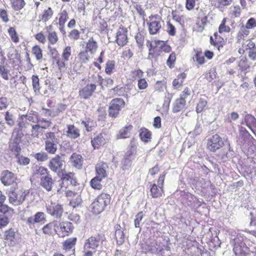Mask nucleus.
I'll return each mask as SVG.
<instances>
[{
	"mask_svg": "<svg viewBox=\"0 0 256 256\" xmlns=\"http://www.w3.org/2000/svg\"><path fill=\"white\" fill-rule=\"evenodd\" d=\"M76 238H73L66 240L64 244V248L66 250L72 249L76 244Z\"/></svg>",
	"mask_w": 256,
	"mask_h": 256,
	"instance_id": "37998d69",
	"label": "nucleus"
},
{
	"mask_svg": "<svg viewBox=\"0 0 256 256\" xmlns=\"http://www.w3.org/2000/svg\"><path fill=\"white\" fill-rule=\"evenodd\" d=\"M228 152H229V150L226 146L221 149L218 153L216 154L217 160L220 162H226L230 158Z\"/></svg>",
	"mask_w": 256,
	"mask_h": 256,
	"instance_id": "5701e85b",
	"label": "nucleus"
},
{
	"mask_svg": "<svg viewBox=\"0 0 256 256\" xmlns=\"http://www.w3.org/2000/svg\"><path fill=\"white\" fill-rule=\"evenodd\" d=\"M110 194L105 193L100 194L90 206L92 212L95 214H100L110 204Z\"/></svg>",
	"mask_w": 256,
	"mask_h": 256,
	"instance_id": "f03ea898",
	"label": "nucleus"
},
{
	"mask_svg": "<svg viewBox=\"0 0 256 256\" xmlns=\"http://www.w3.org/2000/svg\"><path fill=\"white\" fill-rule=\"evenodd\" d=\"M32 53L36 56L37 60H40L42 58V50L38 46H35L32 48Z\"/></svg>",
	"mask_w": 256,
	"mask_h": 256,
	"instance_id": "a19ab883",
	"label": "nucleus"
},
{
	"mask_svg": "<svg viewBox=\"0 0 256 256\" xmlns=\"http://www.w3.org/2000/svg\"><path fill=\"white\" fill-rule=\"evenodd\" d=\"M4 120L6 124L12 127L14 126L15 120L12 113L8 111L6 112L4 114Z\"/></svg>",
	"mask_w": 256,
	"mask_h": 256,
	"instance_id": "58836bf2",
	"label": "nucleus"
},
{
	"mask_svg": "<svg viewBox=\"0 0 256 256\" xmlns=\"http://www.w3.org/2000/svg\"><path fill=\"white\" fill-rule=\"evenodd\" d=\"M64 156L56 155L52 158L48 164L50 170L55 172H59L62 170L64 162Z\"/></svg>",
	"mask_w": 256,
	"mask_h": 256,
	"instance_id": "6e6552de",
	"label": "nucleus"
},
{
	"mask_svg": "<svg viewBox=\"0 0 256 256\" xmlns=\"http://www.w3.org/2000/svg\"><path fill=\"white\" fill-rule=\"evenodd\" d=\"M78 58H80L82 63H86L89 60L88 52H87V50L81 52L78 54Z\"/></svg>",
	"mask_w": 256,
	"mask_h": 256,
	"instance_id": "8fccbe9b",
	"label": "nucleus"
},
{
	"mask_svg": "<svg viewBox=\"0 0 256 256\" xmlns=\"http://www.w3.org/2000/svg\"><path fill=\"white\" fill-rule=\"evenodd\" d=\"M244 122L248 128L254 134L252 128H256V118L255 117L250 114H246L244 117Z\"/></svg>",
	"mask_w": 256,
	"mask_h": 256,
	"instance_id": "aec40b11",
	"label": "nucleus"
},
{
	"mask_svg": "<svg viewBox=\"0 0 256 256\" xmlns=\"http://www.w3.org/2000/svg\"><path fill=\"white\" fill-rule=\"evenodd\" d=\"M54 222H50L48 224L45 225L42 228V232L44 234L52 235L54 234V232H56V230L54 228L55 227Z\"/></svg>",
	"mask_w": 256,
	"mask_h": 256,
	"instance_id": "2f4dec72",
	"label": "nucleus"
},
{
	"mask_svg": "<svg viewBox=\"0 0 256 256\" xmlns=\"http://www.w3.org/2000/svg\"><path fill=\"white\" fill-rule=\"evenodd\" d=\"M250 226H256V210H254L250 212Z\"/></svg>",
	"mask_w": 256,
	"mask_h": 256,
	"instance_id": "338daca9",
	"label": "nucleus"
},
{
	"mask_svg": "<svg viewBox=\"0 0 256 256\" xmlns=\"http://www.w3.org/2000/svg\"><path fill=\"white\" fill-rule=\"evenodd\" d=\"M0 180L4 186H10L16 183V178L13 172L6 170L2 172Z\"/></svg>",
	"mask_w": 256,
	"mask_h": 256,
	"instance_id": "ddd939ff",
	"label": "nucleus"
},
{
	"mask_svg": "<svg viewBox=\"0 0 256 256\" xmlns=\"http://www.w3.org/2000/svg\"><path fill=\"white\" fill-rule=\"evenodd\" d=\"M9 148L12 152L15 153V156H16V154H19L21 151V148L20 144H12L10 142L9 144Z\"/></svg>",
	"mask_w": 256,
	"mask_h": 256,
	"instance_id": "bf43d9fd",
	"label": "nucleus"
},
{
	"mask_svg": "<svg viewBox=\"0 0 256 256\" xmlns=\"http://www.w3.org/2000/svg\"><path fill=\"white\" fill-rule=\"evenodd\" d=\"M206 146L212 152H216L223 146L228 147L229 152H233L228 137L225 136L222 138L218 134H215L208 139Z\"/></svg>",
	"mask_w": 256,
	"mask_h": 256,
	"instance_id": "f257e3e1",
	"label": "nucleus"
},
{
	"mask_svg": "<svg viewBox=\"0 0 256 256\" xmlns=\"http://www.w3.org/2000/svg\"><path fill=\"white\" fill-rule=\"evenodd\" d=\"M24 136V134L22 132L15 128L12 134L10 139V142L14 144H20L22 141V138Z\"/></svg>",
	"mask_w": 256,
	"mask_h": 256,
	"instance_id": "393cba45",
	"label": "nucleus"
},
{
	"mask_svg": "<svg viewBox=\"0 0 256 256\" xmlns=\"http://www.w3.org/2000/svg\"><path fill=\"white\" fill-rule=\"evenodd\" d=\"M144 214L142 212H138L134 220V226L136 228L140 227V222L142 220Z\"/></svg>",
	"mask_w": 256,
	"mask_h": 256,
	"instance_id": "680f3d73",
	"label": "nucleus"
},
{
	"mask_svg": "<svg viewBox=\"0 0 256 256\" xmlns=\"http://www.w3.org/2000/svg\"><path fill=\"white\" fill-rule=\"evenodd\" d=\"M8 72L9 70L6 68L5 65L0 64V74L4 79L6 80H8Z\"/></svg>",
	"mask_w": 256,
	"mask_h": 256,
	"instance_id": "052dcab7",
	"label": "nucleus"
},
{
	"mask_svg": "<svg viewBox=\"0 0 256 256\" xmlns=\"http://www.w3.org/2000/svg\"><path fill=\"white\" fill-rule=\"evenodd\" d=\"M35 158L38 161L44 162L48 159V157L46 152H42L36 154L35 155Z\"/></svg>",
	"mask_w": 256,
	"mask_h": 256,
	"instance_id": "6e6d98bb",
	"label": "nucleus"
},
{
	"mask_svg": "<svg viewBox=\"0 0 256 256\" xmlns=\"http://www.w3.org/2000/svg\"><path fill=\"white\" fill-rule=\"evenodd\" d=\"M135 39L137 44L140 46H142L143 45L144 36L141 33L138 32L135 36Z\"/></svg>",
	"mask_w": 256,
	"mask_h": 256,
	"instance_id": "774afa93",
	"label": "nucleus"
},
{
	"mask_svg": "<svg viewBox=\"0 0 256 256\" xmlns=\"http://www.w3.org/2000/svg\"><path fill=\"white\" fill-rule=\"evenodd\" d=\"M39 81V78L38 76H32V84L34 90L36 94H42L40 92Z\"/></svg>",
	"mask_w": 256,
	"mask_h": 256,
	"instance_id": "72a5a7b5",
	"label": "nucleus"
},
{
	"mask_svg": "<svg viewBox=\"0 0 256 256\" xmlns=\"http://www.w3.org/2000/svg\"><path fill=\"white\" fill-rule=\"evenodd\" d=\"M53 11L51 8H48L47 10H44L42 15V20L44 22L48 21L52 16Z\"/></svg>",
	"mask_w": 256,
	"mask_h": 256,
	"instance_id": "79ce46f5",
	"label": "nucleus"
},
{
	"mask_svg": "<svg viewBox=\"0 0 256 256\" xmlns=\"http://www.w3.org/2000/svg\"><path fill=\"white\" fill-rule=\"evenodd\" d=\"M132 128V126L129 125L125 126L119 130L116 135L118 139L126 138H129L130 136V132Z\"/></svg>",
	"mask_w": 256,
	"mask_h": 256,
	"instance_id": "4be33fe9",
	"label": "nucleus"
},
{
	"mask_svg": "<svg viewBox=\"0 0 256 256\" xmlns=\"http://www.w3.org/2000/svg\"><path fill=\"white\" fill-rule=\"evenodd\" d=\"M233 250L236 256H247L246 254L242 250L240 246H235Z\"/></svg>",
	"mask_w": 256,
	"mask_h": 256,
	"instance_id": "e2e57ef3",
	"label": "nucleus"
},
{
	"mask_svg": "<svg viewBox=\"0 0 256 256\" xmlns=\"http://www.w3.org/2000/svg\"><path fill=\"white\" fill-rule=\"evenodd\" d=\"M103 240L104 236L100 234L90 236L84 242V251L88 250V249L96 250Z\"/></svg>",
	"mask_w": 256,
	"mask_h": 256,
	"instance_id": "423d86ee",
	"label": "nucleus"
},
{
	"mask_svg": "<svg viewBox=\"0 0 256 256\" xmlns=\"http://www.w3.org/2000/svg\"><path fill=\"white\" fill-rule=\"evenodd\" d=\"M66 132V136L72 139H76L80 136V130L74 125L68 126V130Z\"/></svg>",
	"mask_w": 256,
	"mask_h": 256,
	"instance_id": "412c9836",
	"label": "nucleus"
},
{
	"mask_svg": "<svg viewBox=\"0 0 256 256\" xmlns=\"http://www.w3.org/2000/svg\"><path fill=\"white\" fill-rule=\"evenodd\" d=\"M151 22L148 23V31L150 34L154 35L159 32L161 27V22L160 21L154 20H152L154 18L156 19V16H151L149 17Z\"/></svg>",
	"mask_w": 256,
	"mask_h": 256,
	"instance_id": "4468645a",
	"label": "nucleus"
},
{
	"mask_svg": "<svg viewBox=\"0 0 256 256\" xmlns=\"http://www.w3.org/2000/svg\"><path fill=\"white\" fill-rule=\"evenodd\" d=\"M74 176V174L72 172L64 173L62 172V180L64 182L70 181Z\"/></svg>",
	"mask_w": 256,
	"mask_h": 256,
	"instance_id": "69168bd1",
	"label": "nucleus"
},
{
	"mask_svg": "<svg viewBox=\"0 0 256 256\" xmlns=\"http://www.w3.org/2000/svg\"><path fill=\"white\" fill-rule=\"evenodd\" d=\"M32 130H31V136L34 138H38L39 134H40V128L46 129V126H40V125L36 124L34 125H32Z\"/></svg>",
	"mask_w": 256,
	"mask_h": 256,
	"instance_id": "e433bc0d",
	"label": "nucleus"
},
{
	"mask_svg": "<svg viewBox=\"0 0 256 256\" xmlns=\"http://www.w3.org/2000/svg\"><path fill=\"white\" fill-rule=\"evenodd\" d=\"M102 179V178H98L97 176L94 178L90 182L92 187L94 189L100 190L102 186L100 184Z\"/></svg>",
	"mask_w": 256,
	"mask_h": 256,
	"instance_id": "c9c22d12",
	"label": "nucleus"
},
{
	"mask_svg": "<svg viewBox=\"0 0 256 256\" xmlns=\"http://www.w3.org/2000/svg\"><path fill=\"white\" fill-rule=\"evenodd\" d=\"M12 7L15 10L22 9L26 4L24 0H11Z\"/></svg>",
	"mask_w": 256,
	"mask_h": 256,
	"instance_id": "ea45409f",
	"label": "nucleus"
},
{
	"mask_svg": "<svg viewBox=\"0 0 256 256\" xmlns=\"http://www.w3.org/2000/svg\"><path fill=\"white\" fill-rule=\"evenodd\" d=\"M150 194L153 198H157L162 196V188H159L158 185L153 184L150 185Z\"/></svg>",
	"mask_w": 256,
	"mask_h": 256,
	"instance_id": "c85d7f7f",
	"label": "nucleus"
},
{
	"mask_svg": "<svg viewBox=\"0 0 256 256\" xmlns=\"http://www.w3.org/2000/svg\"><path fill=\"white\" fill-rule=\"evenodd\" d=\"M125 102L121 98L112 99L110 103L108 108L109 116L112 118H116L118 116L120 112L124 108Z\"/></svg>",
	"mask_w": 256,
	"mask_h": 256,
	"instance_id": "20e7f679",
	"label": "nucleus"
},
{
	"mask_svg": "<svg viewBox=\"0 0 256 256\" xmlns=\"http://www.w3.org/2000/svg\"><path fill=\"white\" fill-rule=\"evenodd\" d=\"M248 34L249 30L243 27L238 34V42L240 44H243L245 38L248 36Z\"/></svg>",
	"mask_w": 256,
	"mask_h": 256,
	"instance_id": "7c9ffc66",
	"label": "nucleus"
},
{
	"mask_svg": "<svg viewBox=\"0 0 256 256\" xmlns=\"http://www.w3.org/2000/svg\"><path fill=\"white\" fill-rule=\"evenodd\" d=\"M48 39L50 44H55L58 40V38L56 32H49Z\"/></svg>",
	"mask_w": 256,
	"mask_h": 256,
	"instance_id": "5fc2aeb1",
	"label": "nucleus"
},
{
	"mask_svg": "<svg viewBox=\"0 0 256 256\" xmlns=\"http://www.w3.org/2000/svg\"><path fill=\"white\" fill-rule=\"evenodd\" d=\"M82 200L80 196H77L75 198H73L70 202V206L73 209H76L82 207Z\"/></svg>",
	"mask_w": 256,
	"mask_h": 256,
	"instance_id": "4c0bfd02",
	"label": "nucleus"
},
{
	"mask_svg": "<svg viewBox=\"0 0 256 256\" xmlns=\"http://www.w3.org/2000/svg\"><path fill=\"white\" fill-rule=\"evenodd\" d=\"M98 48V46L96 42L94 40L92 37L90 38L86 42V50L90 52L91 54H94Z\"/></svg>",
	"mask_w": 256,
	"mask_h": 256,
	"instance_id": "a878e982",
	"label": "nucleus"
},
{
	"mask_svg": "<svg viewBox=\"0 0 256 256\" xmlns=\"http://www.w3.org/2000/svg\"><path fill=\"white\" fill-rule=\"evenodd\" d=\"M8 197L10 203L14 206H18L22 204L25 200L28 192L22 189L16 188L14 187H11L6 192Z\"/></svg>",
	"mask_w": 256,
	"mask_h": 256,
	"instance_id": "7ed1b4c3",
	"label": "nucleus"
},
{
	"mask_svg": "<svg viewBox=\"0 0 256 256\" xmlns=\"http://www.w3.org/2000/svg\"><path fill=\"white\" fill-rule=\"evenodd\" d=\"M54 180L48 174L43 176L40 178V185L47 191L52 190L54 185Z\"/></svg>",
	"mask_w": 256,
	"mask_h": 256,
	"instance_id": "2eb2a0df",
	"label": "nucleus"
},
{
	"mask_svg": "<svg viewBox=\"0 0 256 256\" xmlns=\"http://www.w3.org/2000/svg\"><path fill=\"white\" fill-rule=\"evenodd\" d=\"M115 62L114 60H108L106 64L105 72L108 74H110L114 68Z\"/></svg>",
	"mask_w": 256,
	"mask_h": 256,
	"instance_id": "09e8293b",
	"label": "nucleus"
},
{
	"mask_svg": "<svg viewBox=\"0 0 256 256\" xmlns=\"http://www.w3.org/2000/svg\"><path fill=\"white\" fill-rule=\"evenodd\" d=\"M207 104L206 100L204 98H200L197 104V106L196 108V112L197 113L201 112L206 106Z\"/></svg>",
	"mask_w": 256,
	"mask_h": 256,
	"instance_id": "c03bdc74",
	"label": "nucleus"
},
{
	"mask_svg": "<svg viewBox=\"0 0 256 256\" xmlns=\"http://www.w3.org/2000/svg\"><path fill=\"white\" fill-rule=\"evenodd\" d=\"M130 147L126 152L121 162V168L122 170H128L132 166L134 160V154L136 152V146L131 142Z\"/></svg>",
	"mask_w": 256,
	"mask_h": 256,
	"instance_id": "39448f33",
	"label": "nucleus"
},
{
	"mask_svg": "<svg viewBox=\"0 0 256 256\" xmlns=\"http://www.w3.org/2000/svg\"><path fill=\"white\" fill-rule=\"evenodd\" d=\"M17 162L20 165L26 166L30 163V160L28 158L24 157L19 154H16Z\"/></svg>",
	"mask_w": 256,
	"mask_h": 256,
	"instance_id": "de8ad7c7",
	"label": "nucleus"
},
{
	"mask_svg": "<svg viewBox=\"0 0 256 256\" xmlns=\"http://www.w3.org/2000/svg\"><path fill=\"white\" fill-rule=\"evenodd\" d=\"M47 212L51 216L57 218H60L63 212L62 205L56 203H51L46 206Z\"/></svg>",
	"mask_w": 256,
	"mask_h": 256,
	"instance_id": "9b49d317",
	"label": "nucleus"
},
{
	"mask_svg": "<svg viewBox=\"0 0 256 256\" xmlns=\"http://www.w3.org/2000/svg\"><path fill=\"white\" fill-rule=\"evenodd\" d=\"M96 86L95 84H87L79 91V96L81 98L86 100L89 98L95 92Z\"/></svg>",
	"mask_w": 256,
	"mask_h": 256,
	"instance_id": "f8f14e48",
	"label": "nucleus"
},
{
	"mask_svg": "<svg viewBox=\"0 0 256 256\" xmlns=\"http://www.w3.org/2000/svg\"><path fill=\"white\" fill-rule=\"evenodd\" d=\"M45 214L43 212H38L34 216H30L27 220V224L34 225L36 223L42 222L45 220Z\"/></svg>",
	"mask_w": 256,
	"mask_h": 256,
	"instance_id": "f3484780",
	"label": "nucleus"
},
{
	"mask_svg": "<svg viewBox=\"0 0 256 256\" xmlns=\"http://www.w3.org/2000/svg\"><path fill=\"white\" fill-rule=\"evenodd\" d=\"M58 144L50 142H45V150L50 154H54L57 150Z\"/></svg>",
	"mask_w": 256,
	"mask_h": 256,
	"instance_id": "473e14b6",
	"label": "nucleus"
},
{
	"mask_svg": "<svg viewBox=\"0 0 256 256\" xmlns=\"http://www.w3.org/2000/svg\"><path fill=\"white\" fill-rule=\"evenodd\" d=\"M72 48L70 46H66L63 50L62 56L64 60L68 61L71 56Z\"/></svg>",
	"mask_w": 256,
	"mask_h": 256,
	"instance_id": "603ef678",
	"label": "nucleus"
},
{
	"mask_svg": "<svg viewBox=\"0 0 256 256\" xmlns=\"http://www.w3.org/2000/svg\"><path fill=\"white\" fill-rule=\"evenodd\" d=\"M239 134L237 142L242 146H248L250 144L251 140L254 139L248 131L243 126L239 127Z\"/></svg>",
	"mask_w": 256,
	"mask_h": 256,
	"instance_id": "0eeeda50",
	"label": "nucleus"
},
{
	"mask_svg": "<svg viewBox=\"0 0 256 256\" xmlns=\"http://www.w3.org/2000/svg\"><path fill=\"white\" fill-rule=\"evenodd\" d=\"M4 236L6 242L8 243V245L14 246L18 242L16 234L14 230L10 229L6 231Z\"/></svg>",
	"mask_w": 256,
	"mask_h": 256,
	"instance_id": "dca6fc26",
	"label": "nucleus"
},
{
	"mask_svg": "<svg viewBox=\"0 0 256 256\" xmlns=\"http://www.w3.org/2000/svg\"><path fill=\"white\" fill-rule=\"evenodd\" d=\"M108 168V166L106 162H101L98 164L96 166L97 176L102 178L106 177L107 176L106 170Z\"/></svg>",
	"mask_w": 256,
	"mask_h": 256,
	"instance_id": "a211bd4d",
	"label": "nucleus"
},
{
	"mask_svg": "<svg viewBox=\"0 0 256 256\" xmlns=\"http://www.w3.org/2000/svg\"><path fill=\"white\" fill-rule=\"evenodd\" d=\"M186 102L182 99H176L173 104L172 112L177 113L186 108Z\"/></svg>",
	"mask_w": 256,
	"mask_h": 256,
	"instance_id": "b1692460",
	"label": "nucleus"
},
{
	"mask_svg": "<svg viewBox=\"0 0 256 256\" xmlns=\"http://www.w3.org/2000/svg\"><path fill=\"white\" fill-rule=\"evenodd\" d=\"M202 122L197 120L196 124L194 127V129L193 131V133L196 136L199 135L202 132Z\"/></svg>",
	"mask_w": 256,
	"mask_h": 256,
	"instance_id": "864d4df0",
	"label": "nucleus"
},
{
	"mask_svg": "<svg viewBox=\"0 0 256 256\" xmlns=\"http://www.w3.org/2000/svg\"><path fill=\"white\" fill-rule=\"evenodd\" d=\"M8 105V100L6 97L0 98V110L6 108Z\"/></svg>",
	"mask_w": 256,
	"mask_h": 256,
	"instance_id": "0e129e2a",
	"label": "nucleus"
},
{
	"mask_svg": "<svg viewBox=\"0 0 256 256\" xmlns=\"http://www.w3.org/2000/svg\"><path fill=\"white\" fill-rule=\"evenodd\" d=\"M68 18V14L66 10H64L60 14L59 18L58 24H65Z\"/></svg>",
	"mask_w": 256,
	"mask_h": 256,
	"instance_id": "13d9d810",
	"label": "nucleus"
},
{
	"mask_svg": "<svg viewBox=\"0 0 256 256\" xmlns=\"http://www.w3.org/2000/svg\"><path fill=\"white\" fill-rule=\"evenodd\" d=\"M128 30L126 28L120 27L117 30L115 42L120 46H126L128 42Z\"/></svg>",
	"mask_w": 256,
	"mask_h": 256,
	"instance_id": "9d476101",
	"label": "nucleus"
},
{
	"mask_svg": "<svg viewBox=\"0 0 256 256\" xmlns=\"http://www.w3.org/2000/svg\"><path fill=\"white\" fill-rule=\"evenodd\" d=\"M226 18H224L221 24L219 26L218 28V31L220 33H222L224 32H230V28L226 26Z\"/></svg>",
	"mask_w": 256,
	"mask_h": 256,
	"instance_id": "3c124183",
	"label": "nucleus"
},
{
	"mask_svg": "<svg viewBox=\"0 0 256 256\" xmlns=\"http://www.w3.org/2000/svg\"><path fill=\"white\" fill-rule=\"evenodd\" d=\"M186 78V74L184 72L178 74L176 78L174 79L172 82L173 86L176 88H179L183 84L184 80Z\"/></svg>",
	"mask_w": 256,
	"mask_h": 256,
	"instance_id": "c756f323",
	"label": "nucleus"
},
{
	"mask_svg": "<svg viewBox=\"0 0 256 256\" xmlns=\"http://www.w3.org/2000/svg\"><path fill=\"white\" fill-rule=\"evenodd\" d=\"M142 249L145 253L158 254L164 250V246L161 242L154 240L148 244L144 245Z\"/></svg>",
	"mask_w": 256,
	"mask_h": 256,
	"instance_id": "1a4fd4ad",
	"label": "nucleus"
},
{
	"mask_svg": "<svg viewBox=\"0 0 256 256\" xmlns=\"http://www.w3.org/2000/svg\"><path fill=\"white\" fill-rule=\"evenodd\" d=\"M60 228L66 232H72L74 229L73 224L70 222H64L60 224Z\"/></svg>",
	"mask_w": 256,
	"mask_h": 256,
	"instance_id": "49530a36",
	"label": "nucleus"
},
{
	"mask_svg": "<svg viewBox=\"0 0 256 256\" xmlns=\"http://www.w3.org/2000/svg\"><path fill=\"white\" fill-rule=\"evenodd\" d=\"M46 140L45 142H53L54 144L58 143V138L56 136L54 132H49L46 134Z\"/></svg>",
	"mask_w": 256,
	"mask_h": 256,
	"instance_id": "a18cd8bd",
	"label": "nucleus"
},
{
	"mask_svg": "<svg viewBox=\"0 0 256 256\" xmlns=\"http://www.w3.org/2000/svg\"><path fill=\"white\" fill-rule=\"evenodd\" d=\"M104 138L102 134H100L91 140V143L94 148H98L104 142Z\"/></svg>",
	"mask_w": 256,
	"mask_h": 256,
	"instance_id": "bb28decb",
	"label": "nucleus"
},
{
	"mask_svg": "<svg viewBox=\"0 0 256 256\" xmlns=\"http://www.w3.org/2000/svg\"><path fill=\"white\" fill-rule=\"evenodd\" d=\"M70 159L74 166L78 169L82 168L83 158L80 154L73 153L70 156Z\"/></svg>",
	"mask_w": 256,
	"mask_h": 256,
	"instance_id": "6ab92c4d",
	"label": "nucleus"
},
{
	"mask_svg": "<svg viewBox=\"0 0 256 256\" xmlns=\"http://www.w3.org/2000/svg\"><path fill=\"white\" fill-rule=\"evenodd\" d=\"M8 33L11 36L12 40L14 42H18V38L17 36V34L14 28L11 27L8 30Z\"/></svg>",
	"mask_w": 256,
	"mask_h": 256,
	"instance_id": "4d7b16f0",
	"label": "nucleus"
},
{
	"mask_svg": "<svg viewBox=\"0 0 256 256\" xmlns=\"http://www.w3.org/2000/svg\"><path fill=\"white\" fill-rule=\"evenodd\" d=\"M140 136L142 141L148 142L151 138V132L144 128L140 130Z\"/></svg>",
	"mask_w": 256,
	"mask_h": 256,
	"instance_id": "cd10ccee",
	"label": "nucleus"
},
{
	"mask_svg": "<svg viewBox=\"0 0 256 256\" xmlns=\"http://www.w3.org/2000/svg\"><path fill=\"white\" fill-rule=\"evenodd\" d=\"M115 238L118 246L122 245L124 242V234L123 230H116Z\"/></svg>",
	"mask_w": 256,
	"mask_h": 256,
	"instance_id": "f704fd0d",
	"label": "nucleus"
}]
</instances>
